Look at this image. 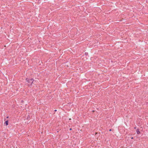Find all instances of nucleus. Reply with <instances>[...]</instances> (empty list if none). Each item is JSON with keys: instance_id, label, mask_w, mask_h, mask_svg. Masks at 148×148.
Wrapping results in <instances>:
<instances>
[{"instance_id": "obj_4", "label": "nucleus", "mask_w": 148, "mask_h": 148, "mask_svg": "<svg viewBox=\"0 0 148 148\" xmlns=\"http://www.w3.org/2000/svg\"><path fill=\"white\" fill-rule=\"evenodd\" d=\"M56 112L57 111V110H54Z\"/></svg>"}, {"instance_id": "obj_6", "label": "nucleus", "mask_w": 148, "mask_h": 148, "mask_svg": "<svg viewBox=\"0 0 148 148\" xmlns=\"http://www.w3.org/2000/svg\"><path fill=\"white\" fill-rule=\"evenodd\" d=\"M70 130H71V128H70Z\"/></svg>"}, {"instance_id": "obj_8", "label": "nucleus", "mask_w": 148, "mask_h": 148, "mask_svg": "<svg viewBox=\"0 0 148 148\" xmlns=\"http://www.w3.org/2000/svg\"><path fill=\"white\" fill-rule=\"evenodd\" d=\"M23 101H22V102H23Z\"/></svg>"}, {"instance_id": "obj_2", "label": "nucleus", "mask_w": 148, "mask_h": 148, "mask_svg": "<svg viewBox=\"0 0 148 148\" xmlns=\"http://www.w3.org/2000/svg\"><path fill=\"white\" fill-rule=\"evenodd\" d=\"M136 133L137 134H138L140 133V132L139 131L138 129H137L136 131Z\"/></svg>"}, {"instance_id": "obj_5", "label": "nucleus", "mask_w": 148, "mask_h": 148, "mask_svg": "<svg viewBox=\"0 0 148 148\" xmlns=\"http://www.w3.org/2000/svg\"><path fill=\"white\" fill-rule=\"evenodd\" d=\"M111 131V129H110V130H109V131Z\"/></svg>"}, {"instance_id": "obj_3", "label": "nucleus", "mask_w": 148, "mask_h": 148, "mask_svg": "<svg viewBox=\"0 0 148 148\" xmlns=\"http://www.w3.org/2000/svg\"><path fill=\"white\" fill-rule=\"evenodd\" d=\"M8 121H7L5 122V123L6 124V125H8Z\"/></svg>"}, {"instance_id": "obj_9", "label": "nucleus", "mask_w": 148, "mask_h": 148, "mask_svg": "<svg viewBox=\"0 0 148 148\" xmlns=\"http://www.w3.org/2000/svg\"><path fill=\"white\" fill-rule=\"evenodd\" d=\"M8 118V116L7 117V118Z\"/></svg>"}, {"instance_id": "obj_1", "label": "nucleus", "mask_w": 148, "mask_h": 148, "mask_svg": "<svg viewBox=\"0 0 148 148\" xmlns=\"http://www.w3.org/2000/svg\"><path fill=\"white\" fill-rule=\"evenodd\" d=\"M26 80L28 82L29 84V85L31 84L33 82V79H27Z\"/></svg>"}, {"instance_id": "obj_7", "label": "nucleus", "mask_w": 148, "mask_h": 148, "mask_svg": "<svg viewBox=\"0 0 148 148\" xmlns=\"http://www.w3.org/2000/svg\"><path fill=\"white\" fill-rule=\"evenodd\" d=\"M132 138V139H133V137H132V138Z\"/></svg>"}]
</instances>
